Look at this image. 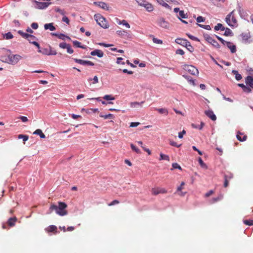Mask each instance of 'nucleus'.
<instances>
[{"mask_svg": "<svg viewBox=\"0 0 253 253\" xmlns=\"http://www.w3.org/2000/svg\"><path fill=\"white\" fill-rule=\"evenodd\" d=\"M67 207V205L64 202H58V206L54 204L51 205L49 210L51 211H55V212L60 216H64L68 213L66 210Z\"/></svg>", "mask_w": 253, "mask_h": 253, "instance_id": "obj_1", "label": "nucleus"}, {"mask_svg": "<svg viewBox=\"0 0 253 253\" xmlns=\"http://www.w3.org/2000/svg\"><path fill=\"white\" fill-rule=\"evenodd\" d=\"M21 56L18 55L6 54L5 56H1L0 60L2 62L11 64H16L20 59Z\"/></svg>", "mask_w": 253, "mask_h": 253, "instance_id": "obj_2", "label": "nucleus"}, {"mask_svg": "<svg viewBox=\"0 0 253 253\" xmlns=\"http://www.w3.org/2000/svg\"><path fill=\"white\" fill-rule=\"evenodd\" d=\"M156 23L159 27L166 30H169L171 26V25L169 23V22L162 17L158 18L156 20Z\"/></svg>", "mask_w": 253, "mask_h": 253, "instance_id": "obj_3", "label": "nucleus"}, {"mask_svg": "<svg viewBox=\"0 0 253 253\" xmlns=\"http://www.w3.org/2000/svg\"><path fill=\"white\" fill-rule=\"evenodd\" d=\"M94 19L96 20V22L98 25H99L101 27L106 29L109 27V24L105 19V18L103 17L100 14H96L94 15Z\"/></svg>", "mask_w": 253, "mask_h": 253, "instance_id": "obj_4", "label": "nucleus"}, {"mask_svg": "<svg viewBox=\"0 0 253 253\" xmlns=\"http://www.w3.org/2000/svg\"><path fill=\"white\" fill-rule=\"evenodd\" d=\"M226 22L230 26H235L237 23V20L234 16V10H233L226 17Z\"/></svg>", "mask_w": 253, "mask_h": 253, "instance_id": "obj_5", "label": "nucleus"}, {"mask_svg": "<svg viewBox=\"0 0 253 253\" xmlns=\"http://www.w3.org/2000/svg\"><path fill=\"white\" fill-rule=\"evenodd\" d=\"M182 68L192 75H198L199 74L198 69L192 65L185 64L183 65Z\"/></svg>", "mask_w": 253, "mask_h": 253, "instance_id": "obj_6", "label": "nucleus"}, {"mask_svg": "<svg viewBox=\"0 0 253 253\" xmlns=\"http://www.w3.org/2000/svg\"><path fill=\"white\" fill-rule=\"evenodd\" d=\"M204 38L207 42L211 44L213 47L216 48H220V45L214 39H213L212 37L210 36L209 35L204 34Z\"/></svg>", "mask_w": 253, "mask_h": 253, "instance_id": "obj_7", "label": "nucleus"}, {"mask_svg": "<svg viewBox=\"0 0 253 253\" xmlns=\"http://www.w3.org/2000/svg\"><path fill=\"white\" fill-rule=\"evenodd\" d=\"M151 192L152 195L156 196L159 194H166L167 190L164 188L155 187L152 189Z\"/></svg>", "mask_w": 253, "mask_h": 253, "instance_id": "obj_8", "label": "nucleus"}, {"mask_svg": "<svg viewBox=\"0 0 253 253\" xmlns=\"http://www.w3.org/2000/svg\"><path fill=\"white\" fill-rule=\"evenodd\" d=\"M175 42L178 44L185 46L186 47L189 46L192 49H193V46L191 45L190 42H188L187 40H184L183 39H176Z\"/></svg>", "mask_w": 253, "mask_h": 253, "instance_id": "obj_9", "label": "nucleus"}, {"mask_svg": "<svg viewBox=\"0 0 253 253\" xmlns=\"http://www.w3.org/2000/svg\"><path fill=\"white\" fill-rule=\"evenodd\" d=\"M35 2L36 6L39 9H45L51 3L50 2H39L37 1H35Z\"/></svg>", "mask_w": 253, "mask_h": 253, "instance_id": "obj_10", "label": "nucleus"}, {"mask_svg": "<svg viewBox=\"0 0 253 253\" xmlns=\"http://www.w3.org/2000/svg\"><path fill=\"white\" fill-rule=\"evenodd\" d=\"M74 60L76 63L83 65L93 66L94 65V64L90 61H85L78 59H74Z\"/></svg>", "mask_w": 253, "mask_h": 253, "instance_id": "obj_11", "label": "nucleus"}, {"mask_svg": "<svg viewBox=\"0 0 253 253\" xmlns=\"http://www.w3.org/2000/svg\"><path fill=\"white\" fill-rule=\"evenodd\" d=\"M205 113L211 120L214 121L216 120V117L214 115L213 112L212 110H206L205 111Z\"/></svg>", "mask_w": 253, "mask_h": 253, "instance_id": "obj_12", "label": "nucleus"}, {"mask_svg": "<svg viewBox=\"0 0 253 253\" xmlns=\"http://www.w3.org/2000/svg\"><path fill=\"white\" fill-rule=\"evenodd\" d=\"M116 34L118 36L123 38H128L129 36V34L128 33V32L125 30H118L116 31Z\"/></svg>", "mask_w": 253, "mask_h": 253, "instance_id": "obj_13", "label": "nucleus"}, {"mask_svg": "<svg viewBox=\"0 0 253 253\" xmlns=\"http://www.w3.org/2000/svg\"><path fill=\"white\" fill-rule=\"evenodd\" d=\"M92 56H97L99 58L102 57L104 55L103 52L99 49H95L90 52Z\"/></svg>", "mask_w": 253, "mask_h": 253, "instance_id": "obj_14", "label": "nucleus"}, {"mask_svg": "<svg viewBox=\"0 0 253 253\" xmlns=\"http://www.w3.org/2000/svg\"><path fill=\"white\" fill-rule=\"evenodd\" d=\"M45 231L47 232V233H50V232H52L54 234H56L57 233V228L56 226L55 225H50L49 226H48L47 227H46L45 228Z\"/></svg>", "mask_w": 253, "mask_h": 253, "instance_id": "obj_15", "label": "nucleus"}, {"mask_svg": "<svg viewBox=\"0 0 253 253\" xmlns=\"http://www.w3.org/2000/svg\"><path fill=\"white\" fill-rule=\"evenodd\" d=\"M246 84L250 87L253 88V77L251 76H248L246 78Z\"/></svg>", "mask_w": 253, "mask_h": 253, "instance_id": "obj_16", "label": "nucleus"}, {"mask_svg": "<svg viewBox=\"0 0 253 253\" xmlns=\"http://www.w3.org/2000/svg\"><path fill=\"white\" fill-rule=\"evenodd\" d=\"M231 51L232 53L236 52V46L233 43L229 42L227 45H226Z\"/></svg>", "mask_w": 253, "mask_h": 253, "instance_id": "obj_17", "label": "nucleus"}, {"mask_svg": "<svg viewBox=\"0 0 253 253\" xmlns=\"http://www.w3.org/2000/svg\"><path fill=\"white\" fill-rule=\"evenodd\" d=\"M145 8V9L148 11V12H151L153 10H154V7H153V5L146 1L145 3V4L143 6Z\"/></svg>", "mask_w": 253, "mask_h": 253, "instance_id": "obj_18", "label": "nucleus"}, {"mask_svg": "<svg viewBox=\"0 0 253 253\" xmlns=\"http://www.w3.org/2000/svg\"><path fill=\"white\" fill-rule=\"evenodd\" d=\"M144 102V101H142L141 102H131L130 103V106L131 108H137L139 107H141Z\"/></svg>", "mask_w": 253, "mask_h": 253, "instance_id": "obj_19", "label": "nucleus"}, {"mask_svg": "<svg viewBox=\"0 0 253 253\" xmlns=\"http://www.w3.org/2000/svg\"><path fill=\"white\" fill-rule=\"evenodd\" d=\"M44 27L45 30L49 29L51 31H54L56 29L52 23L44 24Z\"/></svg>", "mask_w": 253, "mask_h": 253, "instance_id": "obj_20", "label": "nucleus"}, {"mask_svg": "<svg viewBox=\"0 0 253 253\" xmlns=\"http://www.w3.org/2000/svg\"><path fill=\"white\" fill-rule=\"evenodd\" d=\"M18 33L20 34L23 38L27 39L30 42H31L30 39H32V35L31 34L24 33L21 31H19Z\"/></svg>", "mask_w": 253, "mask_h": 253, "instance_id": "obj_21", "label": "nucleus"}, {"mask_svg": "<svg viewBox=\"0 0 253 253\" xmlns=\"http://www.w3.org/2000/svg\"><path fill=\"white\" fill-rule=\"evenodd\" d=\"M3 39L5 40H10L13 38V36L11 32H8L7 33L1 34Z\"/></svg>", "mask_w": 253, "mask_h": 253, "instance_id": "obj_22", "label": "nucleus"}, {"mask_svg": "<svg viewBox=\"0 0 253 253\" xmlns=\"http://www.w3.org/2000/svg\"><path fill=\"white\" fill-rule=\"evenodd\" d=\"M94 3L95 4H97L99 7L104 10L108 9V6H107V4L104 2L100 1L98 2H95Z\"/></svg>", "mask_w": 253, "mask_h": 253, "instance_id": "obj_23", "label": "nucleus"}, {"mask_svg": "<svg viewBox=\"0 0 253 253\" xmlns=\"http://www.w3.org/2000/svg\"><path fill=\"white\" fill-rule=\"evenodd\" d=\"M17 220V218L16 217L14 216L13 217H10L8 219L7 221L8 225L10 226H13L15 225V223Z\"/></svg>", "mask_w": 253, "mask_h": 253, "instance_id": "obj_24", "label": "nucleus"}, {"mask_svg": "<svg viewBox=\"0 0 253 253\" xmlns=\"http://www.w3.org/2000/svg\"><path fill=\"white\" fill-rule=\"evenodd\" d=\"M33 134H37V135H40V137L41 138H44L45 137V135L44 134V133L42 132V131L41 129H37L36 130H35L33 133Z\"/></svg>", "mask_w": 253, "mask_h": 253, "instance_id": "obj_25", "label": "nucleus"}, {"mask_svg": "<svg viewBox=\"0 0 253 253\" xmlns=\"http://www.w3.org/2000/svg\"><path fill=\"white\" fill-rule=\"evenodd\" d=\"M183 77L186 79L188 82L191 84H192L193 86H195L196 85L195 83V80L192 79V78H191L189 76H188L187 75H183Z\"/></svg>", "mask_w": 253, "mask_h": 253, "instance_id": "obj_26", "label": "nucleus"}, {"mask_svg": "<svg viewBox=\"0 0 253 253\" xmlns=\"http://www.w3.org/2000/svg\"><path fill=\"white\" fill-rule=\"evenodd\" d=\"M118 24L119 25L122 24L127 28H130V27L129 23L125 20H123L122 21L119 20V22H118Z\"/></svg>", "mask_w": 253, "mask_h": 253, "instance_id": "obj_27", "label": "nucleus"}, {"mask_svg": "<svg viewBox=\"0 0 253 253\" xmlns=\"http://www.w3.org/2000/svg\"><path fill=\"white\" fill-rule=\"evenodd\" d=\"M155 110L160 114H164L166 115H168L169 113L168 110L166 108H156Z\"/></svg>", "mask_w": 253, "mask_h": 253, "instance_id": "obj_28", "label": "nucleus"}, {"mask_svg": "<svg viewBox=\"0 0 253 253\" xmlns=\"http://www.w3.org/2000/svg\"><path fill=\"white\" fill-rule=\"evenodd\" d=\"M73 43L74 45H75L78 47H80V48H81L83 49H85L86 48L85 45H81V43L79 41H73Z\"/></svg>", "mask_w": 253, "mask_h": 253, "instance_id": "obj_29", "label": "nucleus"}, {"mask_svg": "<svg viewBox=\"0 0 253 253\" xmlns=\"http://www.w3.org/2000/svg\"><path fill=\"white\" fill-rule=\"evenodd\" d=\"M54 10L55 12H58L63 16H64L66 14V12L64 9H62L58 7H55Z\"/></svg>", "mask_w": 253, "mask_h": 253, "instance_id": "obj_30", "label": "nucleus"}, {"mask_svg": "<svg viewBox=\"0 0 253 253\" xmlns=\"http://www.w3.org/2000/svg\"><path fill=\"white\" fill-rule=\"evenodd\" d=\"M38 51L40 53H42V54L49 55V49L42 48L39 50H38Z\"/></svg>", "mask_w": 253, "mask_h": 253, "instance_id": "obj_31", "label": "nucleus"}, {"mask_svg": "<svg viewBox=\"0 0 253 253\" xmlns=\"http://www.w3.org/2000/svg\"><path fill=\"white\" fill-rule=\"evenodd\" d=\"M159 160H166L168 161H169V158L168 155L164 154L163 153L160 154V158L159 159Z\"/></svg>", "mask_w": 253, "mask_h": 253, "instance_id": "obj_32", "label": "nucleus"}, {"mask_svg": "<svg viewBox=\"0 0 253 253\" xmlns=\"http://www.w3.org/2000/svg\"><path fill=\"white\" fill-rule=\"evenodd\" d=\"M232 73L235 75V78L237 81H239L242 79V76L239 74L238 72L236 70H233Z\"/></svg>", "mask_w": 253, "mask_h": 253, "instance_id": "obj_33", "label": "nucleus"}, {"mask_svg": "<svg viewBox=\"0 0 253 253\" xmlns=\"http://www.w3.org/2000/svg\"><path fill=\"white\" fill-rule=\"evenodd\" d=\"M240 134H242L240 132H238V133L237 134V138L238 140L240 141H245L247 138V136L245 135H244L243 137H241V136H240Z\"/></svg>", "mask_w": 253, "mask_h": 253, "instance_id": "obj_34", "label": "nucleus"}, {"mask_svg": "<svg viewBox=\"0 0 253 253\" xmlns=\"http://www.w3.org/2000/svg\"><path fill=\"white\" fill-rule=\"evenodd\" d=\"M183 186L180 185L179 187L177 188V192L178 193V194L181 196H184L185 194V192H183L181 191V190L183 189Z\"/></svg>", "mask_w": 253, "mask_h": 253, "instance_id": "obj_35", "label": "nucleus"}, {"mask_svg": "<svg viewBox=\"0 0 253 253\" xmlns=\"http://www.w3.org/2000/svg\"><path fill=\"white\" fill-rule=\"evenodd\" d=\"M214 29L215 31H218L219 30L221 31H224L225 30V28L220 23H218L216 26H215Z\"/></svg>", "mask_w": 253, "mask_h": 253, "instance_id": "obj_36", "label": "nucleus"}, {"mask_svg": "<svg viewBox=\"0 0 253 253\" xmlns=\"http://www.w3.org/2000/svg\"><path fill=\"white\" fill-rule=\"evenodd\" d=\"M17 137L18 139H22L24 142L26 141L29 138L28 135L23 134H19L18 135Z\"/></svg>", "mask_w": 253, "mask_h": 253, "instance_id": "obj_37", "label": "nucleus"}, {"mask_svg": "<svg viewBox=\"0 0 253 253\" xmlns=\"http://www.w3.org/2000/svg\"><path fill=\"white\" fill-rule=\"evenodd\" d=\"M52 34L53 35L57 36L59 39H62V40H64L65 38L70 40V37L66 36L64 35V34H60V35H58L57 34Z\"/></svg>", "mask_w": 253, "mask_h": 253, "instance_id": "obj_38", "label": "nucleus"}, {"mask_svg": "<svg viewBox=\"0 0 253 253\" xmlns=\"http://www.w3.org/2000/svg\"><path fill=\"white\" fill-rule=\"evenodd\" d=\"M216 38L223 44V45L226 46L228 43L229 42L225 41L223 39L218 36H216Z\"/></svg>", "mask_w": 253, "mask_h": 253, "instance_id": "obj_39", "label": "nucleus"}, {"mask_svg": "<svg viewBox=\"0 0 253 253\" xmlns=\"http://www.w3.org/2000/svg\"><path fill=\"white\" fill-rule=\"evenodd\" d=\"M103 98L106 100H113L115 99V97L111 95H105L103 96Z\"/></svg>", "mask_w": 253, "mask_h": 253, "instance_id": "obj_40", "label": "nucleus"}, {"mask_svg": "<svg viewBox=\"0 0 253 253\" xmlns=\"http://www.w3.org/2000/svg\"><path fill=\"white\" fill-rule=\"evenodd\" d=\"M130 146L132 150L135 151L136 153L138 154H140L141 153L140 150L133 144H131Z\"/></svg>", "mask_w": 253, "mask_h": 253, "instance_id": "obj_41", "label": "nucleus"}, {"mask_svg": "<svg viewBox=\"0 0 253 253\" xmlns=\"http://www.w3.org/2000/svg\"><path fill=\"white\" fill-rule=\"evenodd\" d=\"M100 117L101 118H103L105 119H107L108 118H114V115L112 114H109L108 115H100Z\"/></svg>", "mask_w": 253, "mask_h": 253, "instance_id": "obj_42", "label": "nucleus"}, {"mask_svg": "<svg viewBox=\"0 0 253 253\" xmlns=\"http://www.w3.org/2000/svg\"><path fill=\"white\" fill-rule=\"evenodd\" d=\"M198 161H199V164L202 168L207 169L208 167H207V165L204 163V162H203V161L202 160L201 158H199Z\"/></svg>", "mask_w": 253, "mask_h": 253, "instance_id": "obj_43", "label": "nucleus"}, {"mask_svg": "<svg viewBox=\"0 0 253 253\" xmlns=\"http://www.w3.org/2000/svg\"><path fill=\"white\" fill-rule=\"evenodd\" d=\"M88 81H93V84H96L98 83V79L96 76H95L93 79L89 78L88 80Z\"/></svg>", "mask_w": 253, "mask_h": 253, "instance_id": "obj_44", "label": "nucleus"}, {"mask_svg": "<svg viewBox=\"0 0 253 253\" xmlns=\"http://www.w3.org/2000/svg\"><path fill=\"white\" fill-rule=\"evenodd\" d=\"M222 197L223 196L222 195H220L216 198H212L211 201V203H214L222 199Z\"/></svg>", "mask_w": 253, "mask_h": 253, "instance_id": "obj_45", "label": "nucleus"}, {"mask_svg": "<svg viewBox=\"0 0 253 253\" xmlns=\"http://www.w3.org/2000/svg\"><path fill=\"white\" fill-rule=\"evenodd\" d=\"M243 222L247 225H253V220H244Z\"/></svg>", "mask_w": 253, "mask_h": 253, "instance_id": "obj_46", "label": "nucleus"}, {"mask_svg": "<svg viewBox=\"0 0 253 253\" xmlns=\"http://www.w3.org/2000/svg\"><path fill=\"white\" fill-rule=\"evenodd\" d=\"M225 30V31L224 32V35L226 36H230L232 34V31L231 30L227 28Z\"/></svg>", "mask_w": 253, "mask_h": 253, "instance_id": "obj_47", "label": "nucleus"}, {"mask_svg": "<svg viewBox=\"0 0 253 253\" xmlns=\"http://www.w3.org/2000/svg\"><path fill=\"white\" fill-rule=\"evenodd\" d=\"M135 0L138 3V4L141 6H143L145 4V3L146 2V1L145 0Z\"/></svg>", "mask_w": 253, "mask_h": 253, "instance_id": "obj_48", "label": "nucleus"}, {"mask_svg": "<svg viewBox=\"0 0 253 253\" xmlns=\"http://www.w3.org/2000/svg\"><path fill=\"white\" fill-rule=\"evenodd\" d=\"M69 44L66 42H61L59 44V47L63 49H66Z\"/></svg>", "mask_w": 253, "mask_h": 253, "instance_id": "obj_49", "label": "nucleus"}, {"mask_svg": "<svg viewBox=\"0 0 253 253\" xmlns=\"http://www.w3.org/2000/svg\"><path fill=\"white\" fill-rule=\"evenodd\" d=\"M49 55H55L57 54V52L55 50H52V48L49 46Z\"/></svg>", "mask_w": 253, "mask_h": 253, "instance_id": "obj_50", "label": "nucleus"}, {"mask_svg": "<svg viewBox=\"0 0 253 253\" xmlns=\"http://www.w3.org/2000/svg\"><path fill=\"white\" fill-rule=\"evenodd\" d=\"M120 203V202L117 200H113L112 202L108 204L109 206H112Z\"/></svg>", "mask_w": 253, "mask_h": 253, "instance_id": "obj_51", "label": "nucleus"}, {"mask_svg": "<svg viewBox=\"0 0 253 253\" xmlns=\"http://www.w3.org/2000/svg\"><path fill=\"white\" fill-rule=\"evenodd\" d=\"M199 26H200V27H202V28H203L206 30H211V26L210 25H202V24H198Z\"/></svg>", "mask_w": 253, "mask_h": 253, "instance_id": "obj_52", "label": "nucleus"}, {"mask_svg": "<svg viewBox=\"0 0 253 253\" xmlns=\"http://www.w3.org/2000/svg\"><path fill=\"white\" fill-rule=\"evenodd\" d=\"M169 144L171 146L176 147H179L181 146V144L178 145L176 142L171 140L169 141Z\"/></svg>", "mask_w": 253, "mask_h": 253, "instance_id": "obj_53", "label": "nucleus"}, {"mask_svg": "<svg viewBox=\"0 0 253 253\" xmlns=\"http://www.w3.org/2000/svg\"><path fill=\"white\" fill-rule=\"evenodd\" d=\"M224 179H224V187H227L229 184L228 177L227 175L224 176Z\"/></svg>", "mask_w": 253, "mask_h": 253, "instance_id": "obj_54", "label": "nucleus"}, {"mask_svg": "<svg viewBox=\"0 0 253 253\" xmlns=\"http://www.w3.org/2000/svg\"><path fill=\"white\" fill-rule=\"evenodd\" d=\"M153 41L154 43H157V44H162L163 43V42L162 40L158 39L157 38H154L153 39Z\"/></svg>", "mask_w": 253, "mask_h": 253, "instance_id": "obj_55", "label": "nucleus"}, {"mask_svg": "<svg viewBox=\"0 0 253 253\" xmlns=\"http://www.w3.org/2000/svg\"><path fill=\"white\" fill-rule=\"evenodd\" d=\"M16 119H20L23 122H26L28 121L27 118L25 116H20L19 117L17 118Z\"/></svg>", "mask_w": 253, "mask_h": 253, "instance_id": "obj_56", "label": "nucleus"}, {"mask_svg": "<svg viewBox=\"0 0 253 253\" xmlns=\"http://www.w3.org/2000/svg\"><path fill=\"white\" fill-rule=\"evenodd\" d=\"M66 49H67V52L70 54H72L74 52V50L72 48V47L70 44L68 45V46H67Z\"/></svg>", "mask_w": 253, "mask_h": 253, "instance_id": "obj_57", "label": "nucleus"}, {"mask_svg": "<svg viewBox=\"0 0 253 253\" xmlns=\"http://www.w3.org/2000/svg\"><path fill=\"white\" fill-rule=\"evenodd\" d=\"M172 166L173 169H177L180 170H181V167L177 164V163H173Z\"/></svg>", "mask_w": 253, "mask_h": 253, "instance_id": "obj_58", "label": "nucleus"}, {"mask_svg": "<svg viewBox=\"0 0 253 253\" xmlns=\"http://www.w3.org/2000/svg\"><path fill=\"white\" fill-rule=\"evenodd\" d=\"M123 60L122 57H118L117 59L116 63L118 64H121L122 65H124L125 64V62H122L121 61Z\"/></svg>", "mask_w": 253, "mask_h": 253, "instance_id": "obj_59", "label": "nucleus"}, {"mask_svg": "<svg viewBox=\"0 0 253 253\" xmlns=\"http://www.w3.org/2000/svg\"><path fill=\"white\" fill-rule=\"evenodd\" d=\"M196 20H197V22L200 23V22H204L205 20V19L204 17H203L202 16H199L197 18Z\"/></svg>", "mask_w": 253, "mask_h": 253, "instance_id": "obj_60", "label": "nucleus"}, {"mask_svg": "<svg viewBox=\"0 0 253 253\" xmlns=\"http://www.w3.org/2000/svg\"><path fill=\"white\" fill-rule=\"evenodd\" d=\"M251 88L252 87H250L249 86H246L244 89L243 90V91L246 93H250L252 91Z\"/></svg>", "mask_w": 253, "mask_h": 253, "instance_id": "obj_61", "label": "nucleus"}, {"mask_svg": "<svg viewBox=\"0 0 253 253\" xmlns=\"http://www.w3.org/2000/svg\"><path fill=\"white\" fill-rule=\"evenodd\" d=\"M62 21L63 22L66 23L68 25L70 24V20H69V18L65 15L62 18Z\"/></svg>", "mask_w": 253, "mask_h": 253, "instance_id": "obj_62", "label": "nucleus"}, {"mask_svg": "<svg viewBox=\"0 0 253 253\" xmlns=\"http://www.w3.org/2000/svg\"><path fill=\"white\" fill-rule=\"evenodd\" d=\"M214 193V191L212 190H211L205 194L206 197H209Z\"/></svg>", "mask_w": 253, "mask_h": 253, "instance_id": "obj_63", "label": "nucleus"}, {"mask_svg": "<svg viewBox=\"0 0 253 253\" xmlns=\"http://www.w3.org/2000/svg\"><path fill=\"white\" fill-rule=\"evenodd\" d=\"M186 133V131L185 130H183L181 132L178 133V137L179 138H182L183 137V135Z\"/></svg>", "mask_w": 253, "mask_h": 253, "instance_id": "obj_64", "label": "nucleus"}]
</instances>
